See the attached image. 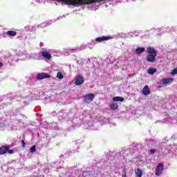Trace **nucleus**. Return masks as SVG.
<instances>
[{
    "mask_svg": "<svg viewBox=\"0 0 177 177\" xmlns=\"http://www.w3.org/2000/svg\"><path fill=\"white\" fill-rule=\"evenodd\" d=\"M124 99L123 97H113V102H124Z\"/></svg>",
    "mask_w": 177,
    "mask_h": 177,
    "instance_id": "15",
    "label": "nucleus"
},
{
    "mask_svg": "<svg viewBox=\"0 0 177 177\" xmlns=\"http://www.w3.org/2000/svg\"><path fill=\"white\" fill-rule=\"evenodd\" d=\"M109 107L111 110H117L118 109V104L117 102H113L110 104Z\"/></svg>",
    "mask_w": 177,
    "mask_h": 177,
    "instance_id": "11",
    "label": "nucleus"
},
{
    "mask_svg": "<svg viewBox=\"0 0 177 177\" xmlns=\"http://www.w3.org/2000/svg\"><path fill=\"white\" fill-rule=\"evenodd\" d=\"M7 35H8V37H16V35H17V32L14 30H8L7 31Z\"/></svg>",
    "mask_w": 177,
    "mask_h": 177,
    "instance_id": "13",
    "label": "nucleus"
},
{
    "mask_svg": "<svg viewBox=\"0 0 177 177\" xmlns=\"http://www.w3.org/2000/svg\"><path fill=\"white\" fill-rule=\"evenodd\" d=\"M41 56L44 57V59H47V60H50V59H52V55L48 51H43L41 53Z\"/></svg>",
    "mask_w": 177,
    "mask_h": 177,
    "instance_id": "9",
    "label": "nucleus"
},
{
    "mask_svg": "<svg viewBox=\"0 0 177 177\" xmlns=\"http://www.w3.org/2000/svg\"><path fill=\"white\" fill-rule=\"evenodd\" d=\"M135 174L137 177H142L143 176V171L139 168L135 170Z\"/></svg>",
    "mask_w": 177,
    "mask_h": 177,
    "instance_id": "12",
    "label": "nucleus"
},
{
    "mask_svg": "<svg viewBox=\"0 0 177 177\" xmlns=\"http://www.w3.org/2000/svg\"><path fill=\"white\" fill-rule=\"evenodd\" d=\"M142 95H145V96H147L148 95H150L151 93V91H150V88H149V86L145 85L144 88L142 90Z\"/></svg>",
    "mask_w": 177,
    "mask_h": 177,
    "instance_id": "8",
    "label": "nucleus"
},
{
    "mask_svg": "<svg viewBox=\"0 0 177 177\" xmlns=\"http://www.w3.org/2000/svg\"><path fill=\"white\" fill-rule=\"evenodd\" d=\"M93 100H95V94L93 93H88L84 96L83 102L87 104H89Z\"/></svg>",
    "mask_w": 177,
    "mask_h": 177,
    "instance_id": "3",
    "label": "nucleus"
},
{
    "mask_svg": "<svg viewBox=\"0 0 177 177\" xmlns=\"http://www.w3.org/2000/svg\"><path fill=\"white\" fill-rule=\"evenodd\" d=\"M122 172L123 174L122 175V177H127V170L124 169Z\"/></svg>",
    "mask_w": 177,
    "mask_h": 177,
    "instance_id": "20",
    "label": "nucleus"
},
{
    "mask_svg": "<svg viewBox=\"0 0 177 177\" xmlns=\"http://www.w3.org/2000/svg\"><path fill=\"white\" fill-rule=\"evenodd\" d=\"M84 82L85 80L84 79V77L82 75H79L75 81V84L77 86L82 85Z\"/></svg>",
    "mask_w": 177,
    "mask_h": 177,
    "instance_id": "6",
    "label": "nucleus"
},
{
    "mask_svg": "<svg viewBox=\"0 0 177 177\" xmlns=\"http://www.w3.org/2000/svg\"><path fill=\"white\" fill-rule=\"evenodd\" d=\"M154 73H157V69L156 68H150L148 70V74H150L151 75H153V74H154Z\"/></svg>",
    "mask_w": 177,
    "mask_h": 177,
    "instance_id": "16",
    "label": "nucleus"
},
{
    "mask_svg": "<svg viewBox=\"0 0 177 177\" xmlns=\"http://www.w3.org/2000/svg\"><path fill=\"white\" fill-rule=\"evenodd\" d=\"M6 153H8V154H13L15 151L13 149H9V147L8 146H1L0 147V155L3 156V154H6Z\"/></svg>",
    "mask_w": 177,
    "mask_h": 177,
    "instance_id": "2",
    "label": "nucleus"
},
{
    "mask_svg": "<svg viewBox=\"0 0 177 177\" xmlns=\"http://www.w3.org/2000/svg\"><path fill=\"white\" fill-rule=\"evenodd\" d=\"M111 36H102L100 37H97L95 39L96 42H103L104 41H109V39H111Z\"/></svg>",
    "mask_w": 177,
    "mask_h": 177,
    "instance_id": "7",
    "label": "nucleus"
},
{
    "mask_svg": "<svg viewBox=\"0 0 177 177\" xmlns=\"http://www.w3.org/2000/svg\"><path fill=\"white\" fill-rule=\"evenodd\" d=\"M171 74H172V75H175L177 74V68H175L172 71Z\"/></svg>",
    "mask_w": 177,
    "mask_h": 177,
    "instance_id": "19",
    "label": "nucleus"
},
{
    "mask_svg": "<svg viewBox=\"0 0 177 177\" xmlns=\"http://www.w3.org/2000/svg\"><path fill=\"white\" fill-rule=\"evenodd\" d=\"M145 50V48H137L136 49V55H141V53H143Z\"/></svg>",
    "mask_w": 177,
    "mask_h": 177,
    "instance_id": "14",
    "label": "nucleus"
},
{
    "mask_svg": "<svg viewBox=\"0 0 177 177\" xmlns=\"http://www.w3.org/2000/svg\"><path fill=\"white\" fill-rule=\"evenodd\" d=\"M161 86H162V84L160 83L157 86V88H161Z\"/></svg>",
    "mask_w": 177,
    "mask_h": 177,
    "instance_id": "23",
    "label": "nucleus"
},
{
    "mask_svg": "<svg viewBox=\"0 0 177 177\" xmlns=\"http://www.w3.org/2000/svg\"><path fill=\"white\" fill-rule=\"evenodd\" d=\"M51 75L47 73H41L37 75V80L41 81V80H45V78H51Z\"/></svg>",
    "mask_w": 177,
    "mask_h": 177,
    "instance_id": "5",
    "label": "nucleus"
},
{
    "mask_svg": "<svg viewBox=\"0 0 177 177\" xmlns=\"http://www.w3.org/2000/svg\"><path fill=\"white\" fill-rule=\"evenodd\" d=\"M37 150V146L36 145H33L32 147H30V153H35Z\"/></svg>",
    "mask_w": 177,
    "mask_h": 177,
    "instance_id": "17",
    "label": "nucleus"
},
{
    "mask_svg": "<svg viewBox=\"0 0 177 177\" xmlns=\"http://www.w3.org/2000/svg\"><path fill=\"white\" fill-rule=\"evenodd\" d=\"M57 78H59V80H63V74H62L60 72H58L57 73Z\"/></svg>",
    "mask_w": 177,
    "mask_h": 177,
    "instance_id": "18",
    "label": "nucleus"
},
{
    "mask_svg": "<svg viewBox=\"0 0 177 177\" xmlns=\"http://www.w3.org/2000/svg\"><path fill=\"white\" fill-rule=\"evenodd\" d=\"M147 50L148 52V55L146 57L147 62L149 63H154L156 62V57H157V51L153 47H148L147 48Z\"/></svg>",
    "mask_w": 177,
    "mask_h": 177,
    "instance_id": "1",
    "label": "nucleus"
},
{
    "mask_svg": "<svg viewBox=\"0 0 177 177\" xmlns=\"http://www.w3.org/2000/svg\"><path fill=\"white\" fill-rule=\"evenodd\" d=\"M21 142L22 144V147H26V142H24V140H22Z\"/></svg>",
    "mask_w": 177,
    "mask_h": 177,
    "instance_id": "22",
    "label": "nucleus"
},
{
    "mask_svg": "<svg viewBox=\"0 0 177 177\" xmlns=\"http://www.w3.org/2000/svg\"><path fill=\"white\" fill-rule=\"evenodd\" d=\"M2 66H3V64L0 62V68H2Z\"/></svg>",
    "mask_w": 177,
    "mask_h": 177,
    "instance_id": "24",
    "label": "nucleus"
},
{
    "mask_svg": "<svg viewBox=\"0 0 177 177\" xmlns=\"http://www.w3.org/2000/svg\"><path fill=\"white\" fill-rule=\"evenodd\" d=\"M174 82V78L168 77V78H166V79H163L162 80V84L163 85H167V84H171V82Z\"/></svg>",
    "mask_w": 177,
    "mask_h": 177,
    "instance_id": "10",
    "label": "nucleus"
},
{
    "mask_svg": "<svg viewBox=\"0 0 177 177\" xmlns=\"http://www.w3.org/2000/svg\"><path fill=\"white\" fill-rule=\"evenodd\" d=\"M164 171V164L158 163V166L156 168V176H160L161 174Z\"/></svg>",
    "mask_w": 177,
    "mask_h": 177,
    "instance_id": "4",
    "label": "nucleus"
},
{
    "mask_svg": "<svg viewBox=\"0 0 177 177\" xmlns=\"http://www.w3.org/2000/svg\"><path fill=\"white\" fill-rule=\"evenodd\" d=\"M149 151H150V153H151V154H154V153H156V149H151L149 150Z\"/></svg>",
    "mask_w": 177,
    "mask_h": 177,
    "instance_id": "21",
    "label": "nucleus"
}]
</instances>
